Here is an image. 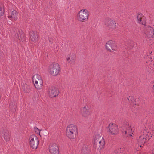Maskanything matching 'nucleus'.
<instances>
[{
    "label": "nucleus",
    "mask_w": 154,
    "mask_h": 154,
    "mask_svg": "<svg viewBox=\"0 0 154 154\" xmlns=\"http://www.w3.org/2000/svg\"><path fill=\"white\" fill-rule=\"evenodd\" d=\"M66 133L67 136L69 139L75 138L78 133V130L76 126L73 124L69 125L66 128Z\"/></svg>",
    "instance_id": "1"
},
{
    "label": "nucleus",
    "mask_w": 154,
    "mask_h": 154,
    "mask_svg": "<svg viewBox=\"0 0 154 154\" xmlns=\"http://www.w3.org/2000/svg\"><path fill=\"white\" fill-rule=\"evenodd\" d=\"M152 134L150 132L144 129L143 132H141V135L137 139L138 142L141 145H140V147H142L143 145L148 140L152 137Z\"/></svg>",
    "instance_id": "2"
},
{
    "label": "nucleus",
    "mask_w": 154,
    "mask_h": 154,
    "mask_svg": "<svg viewBox=\"0 0 154 154\" xmlns=\"http://www.w3.org/2000/svg\"><path fill=\"white\" fill-rule=\"evenodd\" d=\"M89 12L86 9L81 10L77 14V18L78 20L81 22H85L88 20Z\"/></svg>",
    "instance_id": "3"
},
{
    "label": "nucleus",
    "mask_w": 154,
    "mask_h": 154,
    "mask_svg": "<svg viewBox=\"0 0 154 154\" xmlns=\"http://www.w3.org/2000/svg\"><path fill=\"white\" fill-rule=\"evenodd\" d=\"M122 133L128 136H132V134L134 132V127L129 124L128 122H125L121 126Z\"/></svg>",
    "instance_id": "4"
},
{
    "label": "nucleus",
    "mask_w": 154,
    "mask_h": 154,
    "mask_svg": "<svg viewBox=\"0 0 154 154\" xmlns=\"http://www.w3.org/2000/svg\"><path fill=\"white\" fill-rule=\"evenodd\" d=\"M94 146L95 148L98 146L99 148L98 149L101 150L105 145V141L103 137L101 139L100 136V135H96L94 137L93 139Z\"/></svg>",
    "instance_id": "5"
},
{
    "label": "nucleus",
    "mask_w": 154,
    "mask_h": 154,
    "mask_svg": "<svg viewBox=\"0 0 154 154\" xmlns=\"http://www.w3.org/2000/svg\"><path fill=\"white\" fill-rule=\"evenodd\" d=\"M60 69V67L58 64L54 63L49 66L48 72L51 75L56 76L59 73Z\"/></svg>",
    "instance_id": "6"
},
{
    "label": "nucleus",
    "mask_w": 154,
    "mask_h": 154,
    "mask_svg": "<svg viewBox=\"0 0 154 154\" xmlns=\"http://www.w3.org/2000/svg\"><path fill=\"white\" fill-rule=\"evenodd\" d=\"M29 143L33 149H37L39 144V141L37 137L35 135H31L29 137Z\"/></svg>",
    "instance_id": "7"
},
{
    "label": "nucleus",
    "mask_w": 154,
    "mask_h": 154,
    "mask_svg": "<svg viewBox=\"0 0 154 154\" xmlns=\"http://www.w3.org/2000/svg\"><path fill=\"white\" fill-rule=\"evenodd\" d=\"M107 131L110 134L116 135L119 132L117 126L116 125L112 123L110 124L108 126Z\"/></svg>",
    "instance_id": "8"
},
{
    "label": "nucleus",
    "mask_w": 154,
    "mask_h": 154,
    "mask_svg": "<svg viewBox=\"0 0 154 154\" xmlns=\"http://www.w3.org/2000/svg\"><path fill=\"white\" fill-rule=\"evenodd\" d=\"M144 32L148 38L152 37L154 34L153 29L149 26H145L143 28Z\"/></svg>",
    "instance_id": "9"
},
{
    "label": "nucleus",
    "mask_w": 154,
    "mask_h": 154,
    "mask_svg": "<svg viewBox=\"0 0 154 154\" xmlns=\"http://www.w3.org/2000/svg\"><path fill=\"white\" fill-rule=\"evenodd\" d=\"M106 48L108 51H111V50L116 51L117 49L116 43L112 40H109L107 42L106 45Z\"/></svg>",
    "instance_id": "10"
},
{
    "label": "nucleus",
    "mask_w": 154,
    "mask_h": 154,
    "mask_svg": "<svg viewBox=\"0 0 154 154\" xmlns=\"http://www.w3.org/2000/svg\"><path fill=\"white\" fill-rule=\"evenodd\" d=\"M105 24L111 31H113L116 27V23L111 19H107L106 20Z\"/></svg>",
    "instance_id": "11"
},
{
    "label": "nucleus",
    "mask_w": 154,
    "mask_h": 154,
    "mask_svg": "<svg viewBox=\"0 0 154 154\" xmlns=\"http://www.w3.org/2000/svg\"><path fill=\"white\" fill-rule=\"evenodd\" d=\"M66 58V61L69 64L73 65L75 63L76 56L74 54L70 53L67 55Z\"/></svg>",
    "instance_id": "12"
},
{
    "label": "nucleus",
    "mask_w": 154,
    "mask_h": 154,
    "mask_svg": "<svg viewBox=\"0 0 154 154\" xmlns=\"http://www.w3.org/2000/svg\"><path fill=\"white\" fill-rule=\"evenodd\" d=\"M49 149L51 154H59V148L55 143L51 144L49 146Z\"/></svg>",
    "instance_id": "13"
},
{
    "label": "nucleus",
    "mask_w": 154,
    "mask_h": 154,
    "mask_svg": "<svg viewBox=\"0 0 154 154\" xmlns=\"http://www.w3.org/2000/svg\"><path fill=\"white\" fill-rule=\"evenodd\" d=\"M48 93L49 96L51 97H54L58 95L59 93V91L57 88L51 87L49 89Z\"/></svg>",
    "instance_id": "14"
},
{
    "label": "nucleus",
    "mask_w": 154,
    "mask_h": 154,
    "mask_svg": "<svg viewBox=\"0 0 154 154\" xmlns=\"http://www.w3.org/2000/svg\"><path fill=\"white\" fill-rule=\"evenodd\" d=\"M137 21L139 24L145 25L146 23V17L140 13L137 14Z\"/></svg>",
    "instance_id": "15"
},
{
    "label": "nucleus",
    "mask_w": 154,
    "mask_h": 154,
    "mask_svg": "<svg viewBox=\"0 0 154 154\" xmlns=\"http://www.w3.org/2000/svg\"><path fill=\"white\" fill-rule=\"evenodd\" d=\"M81 113L83 117H87L90 114L89 107L87 106H84L82 109Z\"/></svg>",
    "instance_id": "16"
},
{
    "label": "nucleus",
    "mask_w": 154,
    "mask_h": 154,
    "mask_svg": "<svg viewBox=\"0 0 154 154\" xmlns=\"http://www.w3.org/2000/svg\"><path fill=\"white\" fill-rule=\"evenodd\" d=\"M29 37L30 39L34 42H36L38 40V35L36 32L31 31L29 33Z\"/></svg>",
    "instance_id": "17"
},
{
    "label": "nucleus",
    "mask_w": 154,
    "mask_h": 154,
    "mask_svg": "<svg viewBox=\"0 0 154 154\" xmlns=\"http://www.w3.org/2000/svg\"><path fill=\"white\" fill-rule=\"evenodd\" d=\"M2 132L3 134L5 140L6 141H8L10 139V135L8 131L6 129H3L2 131Z\"/></svg>",
    "instance_id": "18"
},
{
    "label": "nucleus",
    "mask_w": 154,
    "mask_h": 154,
    "mask_svg": "<svg viewBox=\"0 0 154 154\" xmlns=\"http://www.w3.org/2000/svg\"><path fill=\"white\" fill-rule=\"evenodd\" d=\"M8 17L11 20H16L17 18V14L16 11L14 10L11 12V15L8 16Z\"/></svg>",
    "instance_id": "19"
},
{
    "label": "nucleus",
    "mask_w": 154,
    "mask_h": 154,
    "mask_svg": "<svg viewBox=\"0 0 154 154\" xmlns=\"http://www.w3.org/2000/svg\"><path fill=\"white\" fill-rule=\"evenodd\" d=\"M42 80L41 76L38 74H35L34 75L32 78V81L34 83H37L38 82Z\"/></svg>",
    "instance_id": "20"
},
{
    "label": "nucleus",
    "mask_w": 154,
    "mask_h": 154,
    "mask_svg": "<svg viewBox=\"0 0 154 154\" xmlns=\"http://www.w3.org/2000/svg\"><path fill=\"white\" fill-rule=\"evenodd\" d=\"M34 84L35 88L37 89H40L42 87L43 85V81H40L37 82V83H35Z\"/></svg>",
    "instance_id": "21"
},
{
    "label": "nucleus",
    "mask_w": 154,
    "mask_h": 154,
    "mask_svg": "<svg viewBox=\"0 0 154 154\" xmlns=\"http://www.w3.org/2000/svg\"><path fill=\"white\" fill-rule=\"evenodd\" d=\"M20 36L18 35V34H17V35H16L17 37L19 39L22 41L24 40V35L22 31H19Z\"/></svg>",
    "instance_id": "22"
},
{
    "label": "nucleus",
    "mask_w": 154,
    "mask_h": 154,
    "mask_svg": "<svg viewBox=\"0 0 154 154\" xmlns=\"http://www.w3.org/2000/svg\"><path fill=\"white\" fill-rule=\"evenodd\" d=\"M22 88L24 91L26 92H27L29 91L30 87L29 85L26 84H23L22 87Z\"/></svg>",
    "instance_id": "23"
},
{
    "label": "nucleus",
    "mask_w": 154,
    "mask_h": 154,
    "mask_svg": "<svg viewBox=\"0 0 154 154\" xmlns=\"http://www.w3.org/2000/svg\"><path fill=\"white\" fill-rule=\"evenodd\" d=\"M126 101L128 100L129 101H130V103H131V105L135 104V103H134V98L132 97H129L128 98H127L126 99Z\"/></svg>",
    "instance_id": "24"
},
{
    "label": "nucleus",
    "mask_w": 154,
    "mask_h": 154,
    "mask_svg": "<svg viewBox=\"0 0 154 154\" xmlns=\"http://www.w3.org/2000/svg\"><path fill=\"white\" fill-rule=\"evenodd\" d=\"M125 45L130 48H131L133 46V42L132 41L128 42V43L125 44Z\"/></svg>",
    "instance_id": "25"
},
{
    "label": "nucleus",
    "mask_w": 154,
    "mask_h": 154,
    "mask_svg": "<svg viewBox=\"0 0 154 154\" xmlns=\"http://www.w3.org/2000/svg\"><path fill=\"white\" fill-rule=\"evenodd\" d=\"M4 10L2 7L0 6V16H2L4 14Z\"/></svg>",
    "instance_id": "26"
},
{
    "label": "nucleus",
    "mask_w": 154,
    "mask_h": 154,
    "mask_svg": "<svg viewBox=\"0 0 154 154\" xmlns=\"http://www.w3.org/2000/svg\"><path fill=\"white\" fill-rule=\"evenodd\" d=\"M82 152H83L84 153H85L88 151V149H87V147L86 146H84L82 149Z\"/></svg>",
    "instance_id": "27"
},
{
    "label": "nucleus",
    "mask_w": 154,
    "mask_h": 154,
    "mask_svg": "<svg viewBox=\"0 0 154 154\" xmlns=\"http://www.w3.org/2000/svg\"><path fill=\"white\" fill-rule=\"evenodd\" d=\"M114 154H121L119 149L115 150L114 152Z\"/></svg>",
    "instance_id": "28"
},
{
    "label": "nucleus",
    "mask_w": 154,
    "mask_h": 154,
    "mask_svg": "<svg viewBox=\"0 0 154 154\" xmlns=\"http://www.w3.org/2000/svg\"><path fill=\"white\" fill-rule=\"evenodd\" d=\"M35 132L37 133V134H40V131L39 129H38L37 128H36V131H35Z\"/></svg>",
    "instance_id": "29"
},
{
    "label": "nucleus",
    "mask_w": 154,
    "mask_h": 154,
    "mask_svg": "<svg viewBox=\"0 0 154 154\" xmlns=\"http://www.w3.org/2000/svg\"><path fill=\"white\" fill-rule=\"evenodd\" d=\"M152 153L154 154V148L152 150Z\"/></svg>",
    "instance_id": "30"
}]
</instances>
